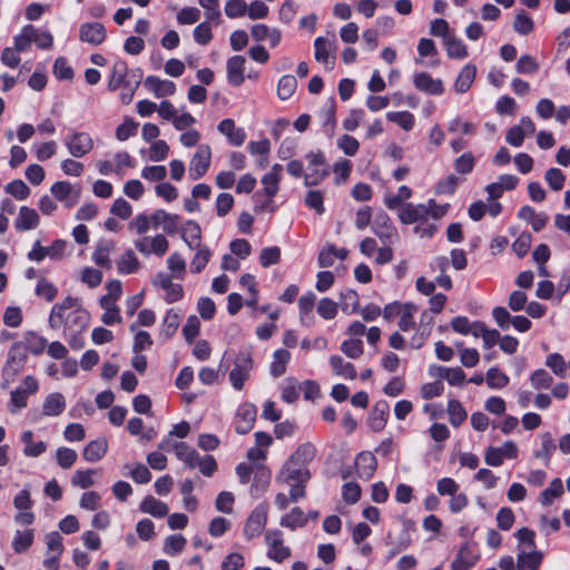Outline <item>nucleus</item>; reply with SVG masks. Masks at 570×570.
Wrapping results in <instances>:
<instances>
[{"mask_svg":"<svg viewBox=\"0 0 570 570\" xmlns=\"http://www.w3.org/2000/svg\"><path fill=\"white\" fill-rule=\"evenodd\" d=\"M90 315L82 307L81 301L67 296L52 306L48 323L52 330L63 327V335L70 347L80 350L85 344L82 333L87 330Z\"/></svg>","mask_w":570,"mask_h":570,"instance_id":"1","label":"nucleus"},{"mask_svg":"<svg viewBox=\"0 0 570 570\" xmlns=\"http://www.w3.org/2000/svg\"><path fill=\"white\" fill-rule=\"evenodd\" d=\"M254 366L250 352L239 351L233 360V366L229 371V382L234 390L242 391L245 382L249 379Z\"/></svg>","mask_w":570,"mask_h":570,"instance_id":"2","label":"nucleus"},{"mask_svg":"<svg viewBox=\"0 0 570 570\" xmlns=\"http://www.w3.org/2000/svg\"><path fill=\"white\" fill-rule=\"evenodd\" d=\"M266 556L269 560L282 563L292 556V550L284 542L281 530H267L265 532Z\"/></svg>","mask_w":570,"mask_h":570,"instance_id":"3","label":"nucleus"},{"mask_svg":"<svg viewBox=\"0 0 570 570\" xmlns=\"http://www.w3.org/2000/svg\"><path fill=\"white\" fill-rule=\"evenodd\" d=\"M27 361L26 348L21 343H14L9 352L2 368V376L6 383L13 381L21 372Z\"/></svg>","mask_w":570,"mask_h":570,"instance_id":"4","label":"nucleus"},{"mask_svg":"<svg viewBox=\"0 0 570 570\" xmlns=\"http://www.w3.org/2000/svg\"><path fill=\"white\" fill-rule=\"evenodd\" d=\"M268 507L265 503L258 504L247 518L243 534L246 540L250 541L259 537L267 523Z\"/></svg>","mask_w":570,"mask_h":570,"instance_id":"5","label":"nucleus"},{"mask_svg":"<svg viewBox=\"0 0 570 570\" xmlns=\"http://www.w3.org/2000/svg\"><path fill=\"white\" fill-rule=\"evenodd\" d=\"M134 246L145 256L155 254L158 257H163L169 248V242L163 234H157L153 237L142 236L137 238L134 240Z\"/></svg>","mask_w":570,"mask_h":570,"instance_id":"6","label":"nucleus"},{"mask_svg":"<svg viewBox=\"0 0 570 570\" xmlns=\"http://www.w3.org/2000/svg\"><path fill=\"white\" fill-rule=\"evenodd\" d=\"M65 145L69 154L75 158H81L94 149V140L88 132L73 131L65 138Z\"/></svg>","mask_w":570,"mask_h":570,"instance_id":"7","label":"nucleus"},{"mask_svg":"<svg viewBox=\"0 0 570 570\" xmlns=\"http://www.w3.org/2000/svg\"><path fill=\"white\" fill-rule=\"evenodd\" d=\"M50 191L55 199L62 203L67 208L73 207L80 198L79 185H72L65 180L55 183L51 186Z\"/></svg>","mask_w":570,"mask_h":570,"instance_id":"8","label":"nucleus"},{"mask_svg":"<svg viewBox=\"0 0 570 570\" xmlns=\"http://www.w3.org/2000/svg\"><path fill=\"white\" fill-rule=\"evenodd\" d=\"M519 450L514 442L507 441L502 446H489L484 453V461L488 465L500 466L504 459H515Z\"/></svg>","mask_w":570,"mask_h":570,"instance_id":"9","label":"nucleus"},{"mask_svg":"<svg viewBox=\"0 0 570 570\" xmlns=\"http://www.w3.org/2000/svg\"><path fill=\"white\" fill-rule=\"evenodd\" d=\"M212 149L208 145H200L189 163V177L193 180L202 178L210 166Z\"/></svg>","mask_w":570,"mask_h":570,"instance_id":"10","label":"nucleus"},{"mask_svg":"<svg viewBox=\"0 0 570 570\" xmlns=\"http://www.w3.org/2000/svg\"><path fill=\"white\" fill-rule=\"evenodd\" d=\"M306 158L308 160V173L305 175V185H317L328 175V169L325 168L324 164V156L322 153H309L306 155Z\"/></svg>","mask_w":570,"mask_h":570,"instance_id":"11","label":"nucleus"},{"mask_svg":"<svg viewBox=\"0 0 570 570\" xmlns=\"http://www.w3.org/2000/svg\"><path fill=\"white\" fill-rule=\"evenodd\" d=\"M309 479V472L303 463L288 459L281 470L277 480L287 484L292 482L305 483Z\"/></svg>","mask_w":570,"mask_h":570,"instance_id":"12","label":"nucleus"},{"mask_svg":"<svg viewBox=\"0 0 570 570\" xmlns=\"http://www.w3.org/2000/svg\"><path fill=\"white\" fill-rule=\"evenodd\" d=\"M132 72L138 75L137 70L129 72L128 66L124 60H117L112 66L108 88L110 90H116L124 86H131L134 82Z\"/></svg>","mask_w":570,"mask_h":570,"instance_id":"13","label":"nucleus"},{"mask_svg":"<svg viewBox=\"0 0 570 570\" xmlns=\"http://www.w3.org/2000/svg\"><path fill=\"white\" fill-rule=\"evenodd\" d=\"M257 410L254 404L243 403L236 412L235 430L238 434L248 433L256 421Z\"/></svg>","mask_w":570,"mask_h":570,"instance_id":"14","label":"nucleus"},{"mask_svg":"<svg viewBox=\"0 0 570 570\" xmlns=\"http://www.w3.org/2000/svg\"><path fill=\"white\" fill-rule=\"evenodd\" d=\"M107 37L106 29L100 22H85L79 28V39L91 46L101 45Z\"/></svg>","mask_w":570,"mask_h":570,"instance_id":"15","label":"nucleus"},{"mask_svg":"<svg viewBox=\"0 0 570 570\" xmlns=\"http://www.w3.org/2000/svg\"><path fill=\"white\" fill-rule=\"evenodd\" d=\"M414 87L428 95H441L444 91L443 81L441 79H434L425 71L416 72L413 76Z\"/></svg>","mask_w":570,"mask_h":570,"instance_id":"16","label":"nucleus"},{"mask_svg":"<svg viewBox=\"0 0 570 570\" xmlns=\"http://www.w3.org/2000/svg\"><path fill=\"white\" fill-rule=\"evenodd\" d=\"M400 219L404 224H414L416 222L426 220L430 216V206L428 204H406L399 214Z\"/></svg>","mask_w":570,"mask_h":570,"instance_id":"17","label":"nucleus"},{"mask_svg":"<svg viewBox=\"0 0 570 570\" xmlns=\"http://www.w3.org/2000/svg\"><path fill=\"white\" fill-rule=\"evenodd\" d=\"M144 86L146 87V89L151 91L157 98L173 96L176 91L175 82L166 79H160L156 76H148L145 79Z\"/></svg>","mask_w":570,"mask_h":570,"instance_id":"18","label":"nucleus"},{"mask_svg":"<svg viewBox=\"0 0 570 570\" xmlns=\"http://www.w3.org/2000/svg\"><path fill=\"white\" fill-rule=\"evenodd\" d=\"M543 559L542 552L522 548L517 557L518 570H538Z\"/></svg>","mask_w":570,"mask_h":570,"instance_id":"19","label":"nucleus"},{"mask_svg":"<svg viewBox=\"0 0 570 570\" xmlns=\"http://www.w3.org/2000/svg\"><path fill=\"white\" fill-rule=\"evenodd\" d=\"M355 468L361 479L370 480L377 468L376 458L371 452H361L355 459Z\"/></svg>","mask_w":570,"mask_h":570,"instance_id":"20","label":"nucleus"},{"mask_svg":"<svg viewBox=\"0 0 570 570\" xmlns=\"http://www.w3.org/2000/svg\"><path fill=\"white\" fill-rule=\"evenodd\" d=\"M218 131L226 136L229 144L234 146H242L246 139V134L243 128H237L235 121L226 118L218 124Z\"/></svg>","mask_w":570,"mask_h":570,"instance_id":"21","label":"nucleus"},{"mask_svg":"<svg viewBox=\"0 0 570 570\" xmlns=\"http://www.w3.org/2000/svg\"><path fill=\"white\" fill-rule=\"evenodd\" d=\"M314 47L316 61L324 63L327 69H333L335 57L331 58V52L335 50L334 42L328 41L324 37H318L314 41Z\"/></svg>","mask_w":570,"mask_h":570,"instance_id":"22","label":"nucleus"},{"mask_svg":"<svg viewBox=\"0 0 570 570\" xmlns=\"http://www.w3.org/2000/svg\"><path fill=\"white\" fill-rule=\"evenodd\" d=\"M282 171L283 166L279 164H274L271 171L265 174L262 178L264 193L266 196L271 198V203L273 202V197L277 194L279 189Z\"/></svg>","mask_w":570,"mask_h":570,"instance_id":"23","label":"nucleus"},{"mask_svg":"<svg viewBox=\"0 0 570 570\" xmlns=\"http://www.w3.org/2000/svg\"><path fill=\"white\" fill-rule=\"evenodd\" d=\"M245 58L234 56L227 60V79L233 86H239L244 81Z\"/></svg>","mask_w":570,"mask_h":570,"instance_id":"24","label":"nucleus"},{"mask_svg":"<svg viewBox=\"0 0 570 570\" xmlns=\"http://www.w3.org/2000/svg\"><path fill=\"white\" fill-rule=\"evenodd\" d=\"M39 215L35 209L22 206L20 207L18 217L14 220V227L21 232L35 229L39 225Z\"/></svg>","mask_w":570,"mask_h":570,"instance_id":"25","label":"nucleus"},{"mask_svg":"<svg viewBox=\"0 0 570 570\" xmlns=\"http://www.w3.org/2000/svg\"><path fill=\"white\" fill-rule=\"evenodd\" d=\"M151 222L154 227L161 225V228L165 233L174 234L178 227L179 216L159 209L151 215Z\"/></svg>","mask_w":570,"mask_h":570,"instance_id":"26","label":"nucleus"},{"mask_svg":"<svg viewBox=\"0 0 570 570\" xmlns=\"http://www.w3.org/2000/svg\"><path fill=\"white\" fill-rule=\"evenodd\" d=\"M66 409V400L61 393L49 394L42 404V413L46 416H58Z\"/></svg>","mask_w":570,"mask_h":570,"instance_id":"27","label":"nucleus"},{"mask_svg":"<svg viewBox=\"0 0 570 570\" xmlns=\"http://www.w3.org/2000/svg\"><path fill=\"white\" fill-rule=\"evenodd\" d=\"M476 76V67L474 65L468 63L465 65L460 73L458 75L454 82V90L458 94L466 92L472 86Z\"/></svg>","mask_w":570,"mask_h":570,"instance_id":"28","label":"nucleus"},{"mask_svg":"<svg viewBox=\"0 0 570 570\" xmlns=\"http://www.w3.org/2000/svg\"><path fill=\"white\" fill-rule=\"evenodd\" d=\"M180 234L181 238L190 249H194L202 245L199 243L202 238V229L198 223L194 220L186 222L181 227Z\"/></svg>","mask_w":570,"mask_h":570,"instance_id":"29","label":"nucleus"},{"mask_svg":"<svg viewBox=\"0 0 570 570\" xmlns=\"http://www.w3.org/2000/svg\"><path fill=\"white\" fill-rule=\"evenodd\" d=\"M108 449V443L106 439H97L90 441L86 448L83 449L82 456L87 462H97L99 461L106 453Z\"/></svg>","mask_w":570,"mask_h":570,"instance_id":"30","label":"nucleus"},{"mask_svg":"<svg viewBox=\"0 0 570 570\" xmlns=\"http://www.w3.org/2000/svg\"><path fill=\"white\" fill-rule=\"evenodd\" d=\"M518 217L530 223L534 232H540L548 222L547 215L537 213L530 206H523L519 210Z\"/></svg>","mask_w":570,"mask_h":570,"instance_id":"31","label":"nucleus"},{"mask_svg":"<svg viewBox=\"0 0 570 570\" xmlns=\"http://www.w3.org/2000/svg\"><path fill=\"white\" fill-rule=\"evenodd\" d=\"M140 510L144 513L151 514L155 518H163L168 514V507L166 503L155 499L151 495L146 497L140 503Z\"/></svg>","mask_w":570,"mask_h":570,"instance_id":"32","label":"nucleus"},{"mask_svg":"<svg viewBox=\"0 0 570 570\" xmlns=\"http://www.w3.org/2000/svg\"><path fill=\"white\" fill-rule=\"evenodd\" d=\"M478 561V557L474 556L466 546H463L456 558L453 560L451 564V570H469L471 569Z\"/></svg>","mask_w":570,"mask_h":570,"instance_id":"33","label":"nucleus"},{"mask_svg":"<svg viewBox=\"0 0 570 570\" xmlns=\"http://www.w3.org/2000/svg\"><path fill=\"white\" fill-rule=\"evenodd\" d=\"M35 539V530H17L12 540V548L16 553L26 552L33 542Z\"/></svg>","mask_w":570,"mask_h":570,"instance_id":"34","label":"nucleus"},{"mask_svg":"<svg viewBox=\"0 0 570 570\" xmlns=\"http://www.w3.org/2000/svg\"><path fill=\"white\" fill-rule=\"evenodd\" d=\"M330 364L337 376L354 380L357 375L354 365L350 362H344V360L338 355L331 356Z\"/></svg>","mask_w":570,"mask_h":570,"instance_id":"35","label":"nucleus"},{"mask_svg":"<svg viewBox=\"0 0 570 570\" xmlns=\"http://www.w3.org/2000/svg\"><path fill=\"white\" fill-rule=\"evenodd\" d=\"M173 449L175 450V454L178 460L185 462L186 465H188L191 469L196 468L197 456H198V453L196 450L188 446L184 442L174 443Z\"/></svg>","mask_w":570,"mask_h":570,"instance_id":"36","label":"nucleus"},{"mask_svg":"<svg viewBox=\"0 0 570 570\" xmlns=\"http://www.w3.org/2000/svg\"><path fill=\"white\" fill-rule=\"evenodd\" d=\"M118 272L121 274L136 273L140 267V262L132 249H127L117 263Z\"/></svg>","mask_w":570,"mask_h":570,"instance_id":"37","label":"nucleus"},{"mask_svg":"<svg viewBox=\"0 0 570 570\" xmlns=\"http://www.w3.org/2000/svg\"><path fill=\"white\" fill-rule=\"evenodd\" d=\"M114 249L112 242H101L97 245L96 249L92 253V261L101 267L111 268V262L109 259V255Z\"/></svg>","mask_w":570,"mask_h":570,"instance_id":"38","label":"nucleus"},{"mask_svg":"<svg viewBox=\"0 0 570 570\" xmlns=\"http://www.w3.org/2000/svg\"><path fill=\"white\" fill-rule=\"evenodd\" d=\"M563 493V484L560 479H553L549 487L544 489L539 497V501L542 505L552 504L553 500Z\"/></svg>","mask_w":570,"mask_h":570,"instance_id":"39","label":"nucleus"},{"mask_svg":"<svg viewBox=\"0 0 570 570\" xmlns=\"http://www.w3.org/2000/svg\"><path fill=\"white\" fill-rule=\"evenodd\" d=\"M291 360V353L286 350H277L274 352L273 362L271 364V374L274 377L283 375L286 371V365Z\"/></svg>","mask_w":570,"mask_h":570,"instance_id":"40","label":"nucleus"},{"mask_svg":"<svg viewBox=\"0 0 570 570\" xmlns=\"http://www.w3.org/2000/svg\"><path fill=\"white\" fill-rule=\"evenodd\" d=\"M297 88V80L292 75H285L279 78L277 83V96L282 100L289 99Z\"/></svg>","mask_w":570,"mask_h":570,"instance_id":"41","label":"nucleus"},{"mask_svg":"<svg viewBox=\"0 0 570 570\" xmlns=\"http://www.w3.org/2000/svg\"><path fill=\"white\" fill-rule=\"evenodd\" d=\"M196 254L190 262V271L194 274H199L208 264L212 252L207 246L200 245L199 247H196Z\"/></svg>","mask_w":570,"mask_h":570,"instance_id":"42","label":"nucleus"},{"mask_svg":"<svg viewBox=\"0 0 570 570\" xmlns=\"http://www.w3.org/2000/svg\"><path fill=\"white\" fill-rule=\"evenodd\" d=\"M416 306L412 303L403 304L401 308H399L400 321L399 327L403 332H407L414 327L415 323L413 321V315L416 312Z\"/></svg>","mask_w":570,"mask_h":570,"instance_id":"43","label":"nucleus"},{"mask_svg":"<svg viewBox=\"0 0 570 570\" xmlns=\"http://www.w3.org/2000/svg\"><path fill=\"white\" fill-rule=\"evenodd\" d=\"M306 518L304 512L299 508H294L288 514L281 519V525L295 530L303 528L306 524Z\"/></svg>","mask_w":570,"mask_h":570,"instance_id":"44","label":"nucleus"},{"mask_svg":"<svg viewBox=\"0 0 570 570\" xmlns=\"http://www.w3.org/2000/svg\"><path fill=\"white\" fill-rule=\"evenodd\" d=\"M444 45L450 58L462 59L468 56V49L465 45L462 42V40L455 38L454 36L446 37Z\"/></svg>","mask_w":570,"mask_h":570,"instance_id":"45","label":"nucleus"},{"mask_svg":"<svg viewBox=\"0 0 570 570\" xmlns=\"http://www.w3.org/2000/svg\"><path fill=\"white\" fill-rule=\"evenodd\" d=\"M97 471L88 469V470H77L72 474L70 482L73 487H79L81 489H88L95 484L94 475Z\"/></svg>","mask_w":570,"mask_h":570,"instance_id":"46","label":"nucleus"},{"mask_svg":"<svg viewBox=\"0 0 570 570\" xmlns=\"http://www.w3.org/2000/svg\"><path fill=\"white\" fill-rule=\"evenodd\" d=\"M448 413L450 423L453 426H459L468 416L466 411L458 400L449 401Z\"/></svg>","mask_w":570,"mask_h":570,"instance_id":"47","label":"nucleus"},{"mask_svg":"<svg viewBox=\"0 0 570 570\" xmlns=\"http://www.w3.org/2000/svg\"><path fill=\"white\" fill-rule=\"evenodd\" d=\"M485 382L491 389H503L509 383V377L498 367H491L487 372Z\"/></svg>","mask_w":570,"mask_h":570,"instance_id":"48","label":"nucleus"},{"mask_svg":"<svg viewBox=\"0 0 570 570\" xmlns=\"http://www.w3.org/2000/svg\"><path fill=\"white\" fill-rule=\"evenodd\" d=\"M47 546V556L60 557L63 551L62 537L57 531H52L45 537Z\"/></svg>","mask_w":570,"mask_h":570,"instance_id":"49","label":"nucleus"},{"mask_svg":"<svg viewBox=\"0 0 570 570\" xmlns=\"http://www.w3.org/2000/svg\"><path fill=\"white\" fill-rule=\"evenodd\" d=\"M167 267L171 272L174 277L183 278L185 271H186V261L183 258V256L179 253L174 252L167 258Z\"/></svg>","mask_w":570,"mask_h":570,"instance_id":"50","label":"nucleus"},{"mask_svg":"<svg viewBox=\"0 0 570 570\" xmlns=\"http://www.w3.org/2000/svg\"><path fill=\"white\" fill-rule=\"evenodd\" d=\"M546 365L559 377H564L567 374V363L559 353L549 354L546 360Z\"/></svg>","mask_w":570,"mask_h":570,"instance_id":"51","label":"nucleus"},{"mask_svg":"<svg viewBox=\"0 0 570 570\" xmlns=\"http://www.w3.org/2000/svg\"><path fill=\"white\" fill-rule=\"evenodd\" d=\"M107 294L104 295L99 303L100 306H107L110 303H114L120 297L121 295V283L117 279H112L107 283L106 285Z\"/></svg>","mask_w":570,"mask_h":570,"instance_id":"52","label":"nucleus"},{"mask_svg":"<svg viewBox=\"0 0 570 570\" xmlns=\"http://www.w3.org/2000/svg\"><path fill=\"white\" fill-rule=\"evenodd\" d=\"M77 456L78 455L75 450L66 446L58 448L56 453L57 463L65 470L70 469L75 464Z\"/></svg>","mask_w":570,"mask_h":570,"instance_id":"53","label":"nucleus"},{"mask_svg":"<svg viewBox=\"0 0 570 570\" xmlns=\"http://www.w3.org/2000/svg\"><path fill=\"white\" fill-rule=\"evenodd\" d=\"M47 345V340L35 332H29L26 335V350H29L32 354H41Z\"/></svg>","mask_w":570,"mask_h":570,"instance_id":"54","label":"nucleus"},{"mask_svg":"<svg viewBox=\"0 0 570 570\" xmlns=\"http://www.w3.org/2000/svg\"><path fill=\"white\" fill-rule=\"evenodd\" d=\"M151 224V216L149 217L145 214H139L129 222L128 229L137 235H145L149 230Z\"/></svg>","mask_w":570,"mask_h":570,"instance_id":"55","label":"nucleus"},{"mask_svg":"<svg viewBox=\"0 0 570 570\" xmlns=\"http://www.w3.org/2000/svg\"><path fill=\"white\" fill-rule=\"evenodd\" d=\"M186 539L181 534L169 535L165 540L164 551L169 556L177 554L186 547Z\"/></svg>","mask_w":570,"mask_h":570,"instance_id":"56","label":"nucleus"},{"mask_svg":"<svg viewBox=\"0 0 570 570\" xmlns=\"http://www.w3.org/2000/svg\"><path fill=\"white\" fill-rule=\"evenodd\" d=\"M341 351L350 358H358L364 350L360 338L346 340L341 344Z\"/></svg>","mask_w":570,"mask_h":570,"instance_id":"57","label":"nucleus"},{"mask_svg":"<svg viewBox=\"0 0 570 570\" xmlns=\"http://www.w3.org/2000/svg\"><path fill=\"white\" fill-rule=\"evenodd\" d=\"M544 179L552 190L559 191L563 188L566 176L559 168H550L546 171Z\"/></svg>","mask_w":570,"mask_h":570,"instance_id":"58","label":"nucleus"},{"mask_svg":"<svg viewBox=\"0 0 570 570\" xmlns=\"http://www.w3.org/2000/svg\"><path fill=\"white\" fill-rule=\"evenodd\" d=\"M515 70L521 75H533L539 70V65L530 55H523L519 58Z\"/></svg>","mask_w":570,"mask_h":570,"instance_id":"59","label":"nucleus"},{"mask_svg":"<svg viewBox=\"0 0 570 570\" xmlns=\"http://www.w3.org/2000/svg\"><path fill=\"white\" fill-rule=\"evenodd\" d=\"M386 118L409 131L414 125V117L409 111L387 112Z\"/></svg>","mask_w":570,"mask_h":570,"instance_id":"60","label":"nucleus"},{"mask_svg":"<svg viewBox=\"0 0 570 570\" xmlns=\"http://www.w3.org/2000/svg\"><path fill=\"white\" fill-rule=\"evenodd\" d=\"M387 415V404L385 402L377 403L374 407L373 419L371 423L373 430L381 431L385 426Z\"/></svg>","mask_w":570,"mask_h":570,"instance_id":"61","label":"nucleus"},{"mask_svg":"<svg viewBox=\"0 0 570 570\" xmlns=\"http://www.w3.org/2000/svg\"><path fill=\"white\" fill-rule=\"evenodd\" d=\"M180 318L177 312L169 309L163 322V333L171 337L179 327Z\"/></svg>","mask_w":570,"mask_h":570,"instance_id":"62","label":"nucleus"},{"mask_svg":"<svg viewBox=\"0 0 570 570\" xmlns=\"http://www.w3.org/2000/svg\"><path fill=\"white\" fill-rule=\"evenodd\" d=\"M317 313L324 320H332L337 314V304L333 299L324 297L317 304Z\"/></svg>","mask_w":570,"mask_h":570,"instance_id":"63","label":"nucleus"},{"mask_svg":"<svg viewBox=\"0 0 570 570\" xmlns=\"http://www.w3.org/2000/svg\"><path fill=\"white\" fill-rule=\"evenodd\" d=\"M6 191L19 200L26 199L30 194L29 187L21 179L9 183L6 186Z\"/></svg>","mask_w":570,"mask_h":570,"instance_id":"64","label":"nucleus"}]
</instances>
